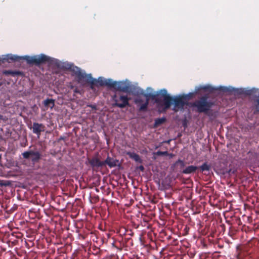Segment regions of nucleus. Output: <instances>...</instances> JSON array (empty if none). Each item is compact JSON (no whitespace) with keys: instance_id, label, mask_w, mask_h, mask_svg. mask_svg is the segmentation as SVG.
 Instances as JSON below:
<instances>
[{"instance_id":"nucleus-15","label":"nucleus","mask_w":259,"mask_h":259,"mask_svg":"<svg viewBox=\"0 0 259 259\" xmlns=\"http://www.w3.org/2000/svg\"><path fill=\"white\" fill-rule=\"evenodd\" d=\"M33 132L36 134H39L41 132L44 131V126L41 124L34 123L32 126Z\"/></svg>"},{"instance_id":"nucleus-17","label":"nucleus","mask_w":259,"mask_h":259,"mask_svg":"<svg viewBox=\"0 0 259 259\" xmlns=\"http://www.w3.org/2000/svg\"><path fill=\"white\" fill-rule=\"evenodd\" d=\"M3 74L6 75H11L12 76H15L17 75H21L22 74V72L20 71H16V70H5L3 71Z\"/></svg>"},{"instance_id":"nucleus-6","label":"nucleus","mask_w":259,"mask_h":259,"mask_svg":"<svg viewBox=\"0 0 259 259\" xmlns=\"http://www.w3.org/2000/svg\"><path fill=\"white\" fill-rule=\"evenodd\" d=\"M245 94L250 96L251 109L253 113H259V89H252L246 92Z\"/></svg>"},{"instance_id":"nucleus-13","label":"nucleus","mask_w":259,"mask_h":259,"mask_svg":"<svg viewBox=\"0 0 259 259\" xmlns=\"http://www.w3.org/2000/svg\"><path fill=\"white\" fill-rule=\"evenodd\" d=\"M118 162V160L114 159V158H111L109 156H107L106 160L105 161H103L104 166L107 164L110 168L114 167L117 165Z\"/></svg>"},{"instance_id":"nucleus-18","label":"nucleus","mask_w":259,"mask_h":259,"mask_svg":"<svg viewBox=\"0 0 259 259\" xmlns=\"http://www.w3.org/2000/svg\"><path fill=\"white\" fill-rule=\"evenodd\" d=\"M45 107L52 109L55 105V101L52 99H47L44 101Z\"/></svg>"},{"instance_id":"nucleus-22","label":"nucleus","mask_w":259,"mask_h":259,"mask_svg":"<svg viewBox=\"0 0 259 259\" xmlns=\"http://www.w3.org/2000/svg\"><path fill=\"white\" fill-rule=\"evenodd\" d=\"M116 84V81H113L112 79H107L105 81V86L111 88Z\"/></svg>"},{"instance_id":"nucleus-8","label":"nucleus","mask_w":259,"mask_h":259,"mask_svg":"<svg viewBox=\"0 0 259 259\" xmlns=\"http://www.w3.org/2000/svg\"><path fill=\"white\" fill-rule=\"evenodd\" d=\"M135 102L140 111L144 112L147 111L149 104L148 99H145L142 95H141L135 99Z\"/></svg>"},{"instance_id":"nucleus-19","label":"nucleus","mask_w":259,"mask_h":259,"mask_svg":"<svg viewBox=\"0 0 259 259\" xmlns=\"http://www.w3.org/2000/svg\"><path fill=\"white\" fill-rule=\"evenodd\" d=\"M118 91H121L123 92H127L128 91V85H126L122 81H118Z\"/></svg>"},{"instance_id":"nucleus-23","label":"nucleus","mask_w":259,"mask_h":259,"mask_svg":"<svg viewBox=\"0 0 259 259\" xmlns=\"http://www.w3.org/2000/svg\"><path fill=\"white\" fill-rule=\"evenodd\" d=\"M201 171H209L211 168V166L209 164H208L207 162L204 163L202 165L199 167Z\"/></svg>"},{"instance_id":"nucleus-3","label":"nucleus","mask_w":259,"mask_h":259,"mask_svg":"<svg viewBox=\"0 0 259 259\" xmlns=\"http://www.w3.org/2000/svg\"><path fill=\"white\" fill-rule=\"evenodd\" d=\"M6 59L9 62L10 60L20 62L22 60H25L28 64L39 66L40 64L50 62L51 58L44 54L33 56H18L14 55H8L7 56Z\"/></svg>"},{"instance_id":"nucleus-34","label":"nucleus","mask_w":259,"mask_h":259,"mask_svg":"<svg viewBox=\"0 0 259 259\" xmlns=\"http://www.w3.org/2000/svg\"><path fill=\"white\" fill-rule=\"evenodd\" d=\"M209 115H213V114H208Z\"/></svg>"},{"instance_id":"nucleus-7","label":"nucleus","mask_w":259,"mask_h":259,"mask_svg":"<svg viewBox=\"0 0 259 259\" xmlns=\"http://www.w3.org/2000/svg\"><path fill=\"white\" fill-rule=\"evenodd\" d=\"M23 158L30 159L33 164L37 163L41 158V154L39 151H33L32 150L25 151L22 153Z\"/></svg>"},{"instance_id":"nucleus-21","label":"nucleus","mask_w":259,"mask_h":259,"mask_svg":"<svg viewBox=\"0 0 259 259\" xmlns=\"http://www.w3.org/2000/svg\"><path fill=\"white\" fill-rule=\"evenodd\" d=\"M166 120V119L164 117L160 118H157L155 120L154 124V127H157L162 124H163Z\"/></svg>"},{"instance_id":"nucleus-28","label":"nucleus","mask_w":259,"mask_h":259,"mask_svg":"<svg viewBox=\"0 0 259 259\" xmlns=\"http://www.w3.org/2000/svg\"><path fill=\"white\" fill-rule=\"evenodd\" d=\"M234 90H235V93H236L238 94L241 95V94H242L244 93L243 90H242V89H234Z\"/></svg>"},{"instance_id":"nucleus-33","label":"nucleus","mask_w":259,"mask_h":259,"mask_svg":"<svg viewBox=\"0 0 259 259\" xmlns=\"http://www.w3.org/2000/svg\"><path fill=\"white\" fill-rule=\"evenodd\" d=\"M73 88H74V87L72 85L71 88L73 89Z\"/></svg>"},{"instance_id":"nucleus-10","label":"nucleus","mask_w":259,"mask_h":259,"mask_svg":"<svg viewBox=\"0 0 259 259\" xmlns=\"http://www.w3.org/2000/svg\"><path fill=\"white\" fill-rule=\"evenodd\" d=\"M89 163L93 168L104 166L103 161H101L97 157H94L91 159H89Z\"/></svg>"},{"instance_id":"nucleus-16","label":"nucleus","mask_w":259,"mask_h":259,"mask_svg":"<svg viewBox=\"0 0 259 259\" xmlns=\"http://www.w3.org/2000/svg\"><path fill=\"white\" fill-rule=\"evenodd\" d=\"M198 167L194 165H190L184 169L182 173L184 174H190L194 173L198 169Z\"/></svg>"},{"instance_id":"nucleus-12","label":"nucleus","mask_w":259,"mask_h":259,"mask_svg":"<svg viewBox=\"0 0 259 259\" xmlns=\"http://www.w3.org/2000/svg\"><path fill=\"white\" fill-rule=\"evenodd\" d=\"M116 105L120 108H123L128 105V98L127 96H121L118 100H116Z\"/></svg>"},{"instance_id":"nucleus-20","label":"nucleus","mask_w":259,"mask_h":259,"mask_svg":"<svg viewBox=\"0 0 259 259\" xmlns=\"http://www.w3.org/2000/svg\"><path fill=\"white\" fill-rule=\"evenodd\" d=\"M247 154L251 159H255L259 155V152L255 151L254 150H251L248 152Z\"/></svg>"},{"instance_id":"nucleus-25","label":"nucleus","mask_w":259,"mask_h":259,"mask_svg":"<svg viewBox=\"0 0 259 259\" xmlns=\"http://www.w3.org/2000/svg\"><path fill=\"white\" fill-rule=\"evenodd\" d=\"M175 164L176 165H180V167L181 169L183 168L185 166V163L184 161L181 159H179L178 160H177L175 162Z\"/></svg>"},{"instance_id":"nucleus-14","label":"nucleus","mask_w":259,"mask_h":259,"mask_svg":"<svg viewBox=\"0 0 259 259\" xmlns=\"http://www.w3.org/2000/svg\"><path fill=\"white\" fill-rule=\"evenodd\" d=\"M126 154L128 155L130 158L133 159L136 162L140 163L142 162V160L141 159L140 156L138 154L135 152H131L130 151H128L126 152Z\"/></svg>"},{"instance_id":"nucleus-5","label":"nucleus","mask_w":259,"mask_h":259,"mask_svg":"<svg viewBox=\"0 0 259 259\" xmlns=\"http://www.w3.org/2000/svg\"><path fill=\"white\" fill-rule=\"evenodd\" d=\"M166 91L165 89H162L161 90L159 93L155 94L145 93L144 92V94H142V96L145 99H148V103L150 99L154 100L158 112L161 113L163 101H164V95H166Z\"/></svg>"},{"instance_id":"nucleus-30","label":"nucleus","mask_w":259,"mask_h":259,"mask_svg":"<svg viewBox=\"0 0 259 259\" xmlns=\"http://www.w3.org/2000/svg\"><path fill=\"white\" fill-rule=\"evenodd\" d=\"M73 92L74 93L80 94V91L77 88H75L74 89Z\"/></svg>"},{"instance_id":"nucleus-31","label":"nucleus","mask_w":259,"mask_h":259,"mask_svg":"<svg viewBox=\"0 0 259 259\" xmlns=\"http://www.w3.org/2000/svg\"><path fill=\"white\" fill-rule=\"evenodd\" d=\"M139 169L143 171L144 170V167L143 165H140L139 166Z\"/></svg>"},{"instance_id":"nucleus-32","label":"nucleus","mask_w":259,"mask_h":259,"mask_svg":"<svg viewBox=\"0 0 259 259\" xmlns=\"http://www.w3.org/2000/svg\"><path fill=\"white\" fill-rule=\"evenodd\" d=\"M0 119L5 120V118L4 117V115L3 114H0Z\"/></svg>"},{"instance_id":"nucleus-9","label":"nucleus","mask_w":259,"mask_h":259,"mask_svg":"<svg viewBox=\"0 0 259 259\" xmlns=\"http://www.w3.org/2000/svg\"><path fill=\"white\" fill-rule=\"evenodd\" d=\"M236 256L237 259H244L247 257H250L248 252L240 246L236 247Z\"/></svg>"},{"instance_id":"nucleus-2","label":"nucleus","mask_w":259,"mask_h":259,"mask_svg":"<svg viewBox=\"0 0 259 259\" xmlns=\"http://www.w3.org/2000/svg\"><path fill=\"white\" fill-rule=\"evenodd\" d=\"M67 68L73 72L76 76L78 83H89L90 85V89L94 91L95 87L105 86L106 79L102 77H99L97 79L94 78L91 74H87L83 72L79 68L74 66L73 64H68Z\"/></svg>"},{"instance_id":"nucleus-26","label":"nucleus","mask_w":259,"mask_h":259,"mask_svg":"<svg viewBox=\"0 0 259 259\" xmlns=\"http://www.w3.org/2000/svg\"><path fill=\"white\" fill-rule=\"evenodd\" d=\"M155 155L157 156H167L168 155V153L167 151H158L154 153Z\"/></svg>"},{"instance_id":"nucleus-29","label":"nucleus","mask_w":259,"mask_h":259,"mask_svg":"<svg viewBox=\"0 0 259 259\" xmlns=\"http://www.w3.org/2000/svg\"><path fill=\"white\" fill-rule=\"evenodd\" d=\"M118 82L116 81V84L114 85V87H112L111 88L114 89L116 91H118Z\"/></svg>"},{"instance_id":"nucleus-4","label":"nucleus","mask_w":259,"mask_h":259,"mask_svg":"<svg viewBox=\"0 0 259 259\" xmlns=\"http://www.w3.org/2000/svg\"><path fill=\"white\" fill-rule=\"evenodd\" d=\"M222 91L224 92H229V90L226 87H220V88L213 87L210 85L207 84L206 85H202L197 87L195 88V92L192 93H189L187 94H181L180 95L182 97L184 100L187 103H193V102H189V100L194 97L195 95L199 93L201 91H203L205 92H208L209 93H213L217 91Z\"/></svg>"},{"instance_id":"nucleus-24","label":"nucleus","mask_w":259,"mask_h":259,"mask_svg":"<svg viewBox=\"0 0 259 259\" xmlns=\"http://www.w3.org/2000/svg\"><path fill=\"white\" fill-rule=\"evenodd\" d=\"M44 115H46V114H44ZM49 115V117H46L45 116H44L43 117H42V119H45V118H46V120L47 121V125L48 126H52L54 123L53 122V121L51 119V117H50V114Z\"/></svg>"},{"instance_id":"nucleus-1","label":"nucleus","mask_w":259,"mask_h":259,"mask_svg":"<svg viewBox=\"0 0 259 259\" xmlns=\"http://www.w3.org/2000/svg\"><path fill=\"white\" fill-rule=\"evenodd\" d=\"M216 103V100L210 98L207 94L201 96L193 103H187L180 95L172 97L166 92V95H164L161 112L167 111L172 106V110L175 112L187 110L188 113H190V111L198 113H207Z\"/></svg>"},{"instance_id":"nucleus-11","label":"nucleus","mask_w":259,"mask_h":259,"mask_svg":"<svg viewBox=\"0 0 259 259\" xmlns=\"http://www.w3.org/2000/svg\"><path fill=\"white\" fill-rule=\"evenodd\" d=\"M126 93H131L133 96L137 97L142 95V94H144V91L140 88L133 85H128V91H127Z\"/></svg>"},{"instance_id":"nucleus-27","label":"nucleus","mask_w":259,"mask_h":259,"mask_svg":"<svg viewBox=\"0 0 259 259\" xmlns=\"http://www.w3.org/2000/svg\"><path fill=\"white\" fill-rule=\"evenodd\" d=\"M182 124L185 129L187 127L188 120L186 117L183 120Z\"/></svg>"}]
</instances>
